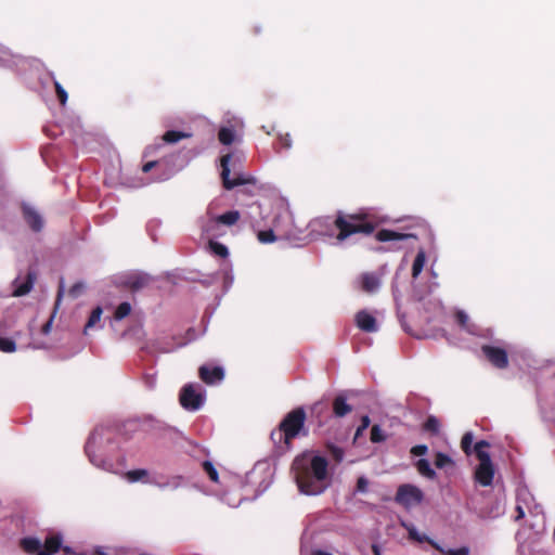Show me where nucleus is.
<instances>
[{
	"mask_svg": "<svg viewBox=\"0 0 555 555\" xmlns=\"http://www.w3.org/2000/svg\"><path fill=\"white\" fill-rule=\"evenodd\" d=\"M380 222V219L366 208H360L352 212L337 210L333 216L315 220L320 233L337 243H344L353 235L370 236Z\"/></svg>",
	"mask_w": 555,
	"mask_h": 555,
	"instance_id": "nucleus-1",
	"label": "nucleus"
},
{
	"mask_svg": "<svg viewBox=\"0 0 555 555\" xmlns=\"http://www.w3.org/2000/svg\"><path fill=\"white\" fill-rule=\"evenodd\" d=\"M328 463L325 457L315 455L296 456L292 464V473L301 493L313 495L324 490L322 482L327 476Z\"/></svg>",
	"mask_w": 555,
	"mask_h": 555,
	"instance_id": "nucleus-2",
	"label": "nucleus"
},
{
	"mask_svg": "<svg viewBox=\"0 0 555 555\" xmlns=\"http://www.w3.org/2000/svg\"><path fill=\"white\" fill-rule=\"evenodd\" d=\"M306 411L299 406L288 412L279 427L271 431L270 439L281 451H288L292 448L293 440L300 434L307 435L305 430Z\"/></svg>",
	"mask_w": 555,
	"mask_h": 555,
	"instance_id": "nucleus-3",
	"label": "nucleus"
},
{
	"mask_svg": "<svg viewBox=\"0 0 555 555\" xmlns=\"http://www.w3.org/2000/svg\"><path fill=\"white\" fill-rule=\"evenodd\" d=\"M206 392L199 384H185L179 392V402L186 411H198L205 403Z\"/></svg>",
	"mask_w": 555,
	"mask_h": 555,
	"instance_id": "nucleus-4",
	"label": "nucleus"
},
{
	"mask_svg": "<svg viewBox=\"0 0 555 555\" xmlns=\"http://www.w3.org/2000/svg\"><path fill=\"white\" fill-rule=\"evenodd\" d=\"M232 159L231 154H225L221 157V179L224 189L232 190L235 186L244 184H255L256 179L251 176H245L243 173H235L233 179H230V160Z\"/></svg>",
	"mask_w": 555,
	"mask_h": 555,
	"instance_id": "nucleus-5",
	"label": "nucleus"
},
{
	"mask_svg": "<svg viewBox=\"0 0 555 555\" xmlns=\"http://www.w3.org/2000/svg\"><path fill=\"white\" fill-rule=\"evenodd\" d=\"M423 491L418 487L411 483L400 485L395 495L396 503L402 505L405 508L418 505L423 502Z\"/></svg>",
	"mask_w": 555,
	"mask_h": 555,
	"instance_id": "nucleus-6",
	"label": "nucleus"
},
{
	"mask_svg": "<svg viewBox=\"0 0 555 555\" xmlns=\"http://www.w3.org/2000/svg\"><path fill=\"white\" fill-rule=\"evenodd\" d=\"M475 481L482 487H489L493 482L494 466L492 464L490 454H480L479 464L474 473Z\"/></svg>",
	"mask_w": 555,
	"mask_h": 555,
	"instance_id": "nucleus-7",
	"label": "nucleus"
},
{
	"mask_svg": "<svg viewBox=\"0 0 555 555\" xmlns=\"http://www.w3.org/2000/svg\"><path fill=\"white\" fill-rule=\"evenodd\" d=\"M224 375V370L220 365L203 364L198 367L199 379L208 386L220 384Z\"/></svg>",
	"mask_w": 555,
	"mask_h": 555,
	"instance_id": "nucleus-8",
	"label": "nucleus"
},
{
	"mask_svg": "<svg viewBox=\"0 0 555 555\" xmlns=\"http://www.w3.org/2000/svg\"><path fill=\"white\" fill-rule=\"evenodd\" d=\"M152 278L146 273L133 272L120 278V285L131 292H138L147 287Z\"/></svg>",
	"mask_w": 555,
	"mask_h": 555,
	"instance_id": "nucleus-9",
	"label": "nucleus"
},
{
	"mask_svg": "<svg viewBox=\"0 0 555 555\" xmlns=\"http://www.w3.org/2000/svg\"><path fill=\"white\" fill-rule=\"evenodd\" d=\"M481 351L494 367L503 370L508 366V356L503 348L483 345Z\"/></svg>",
	"mask_w": 555,
	"mask_h": 555,
	"instance_id": "nucleus-10",
	"label": "nucleus"
},
{
	"mask_svg": "<svg viewBox=\"0 0 555 555\" xmlns=\"http://www.w3.org/2000/svg\"><path fill=\"white\" fill-rule=\"evenodd\" d=\"M21 210L24 221L34 232H40L43 229L44 220L37 209L29 204L23 203Z\"/></svg>",
	"mask_w": 555,
	"mask_h": 555,
	"instance_id": "nucleus-11",
	"label": "nucleus"
},
{
	"mask_svg": "<svg viewBox=\"0 0 555 555\" xmlns=\"http://www.w3.org/2000/svg\"><path fill=\"white\" fill-rule=\"evenodd\" d=\"M357 326L365 333H375L378 330L376 319L366 310H360L354 318Z\"/></svg>",
	"mask_w": 555,
	"mask_h": 555,
	"instance_id": "nucleus-12",
	"label": "nucleus"
},
{
	"mask_svg": "<svg viewBox=\"0 0 555 555\" xmlns=\"http://www.w3.org/2000/svg\"><path fill=\"white\" fill-rule=\"evenodd\" d=\"M240 212L237 210H230L222 215L212 218L207 224L203 225V231L209 232L214 224L221 223L228 227L234 225L240 220Z\"/></svg>",
	"mask_w": 555,
	"mask_h": 555,
	"instance_id": "nucleus-13",
	"label": "nucleus"
},
{
	"mask_svg": "<svg viewBox=\"0 0 555 555\" xmlns=\"http://www.w3.org/2000/svg\"><path fill=\"white\" fill-rule=\"evenodd\" d=\"M360 288L364 293H375L380 286V278L374 272H364L359 278Z\"/></svg>",
	"mask_w": 555,
	"mask_h": 555,
	"instance_id": "nucleus-14",
	"label": "nucleus"
},
{
	"mask_svg": "<svg viewBox=\"0 0 555 555\" xmlns=\"http://www.w3.org/2000/svg\"><path fill=\"white\" fill-rule=\"evenodd\" d=\"M375 238L378 242H391L404 241L408 238H416V235L412 233H402L389 229H382L375 234Z\"/></svg>",
	"mask_w": 555,
	"mask_h": 555,
	"instance_id": "nucleus-15",
	"label": "nucleus"
},
{
	"mask_svg": "<svg viewBox=\"0 0 555 555\" xmlns=\"http://www.w3.org/2000/svg\"><path fill=\"white\" fill-rule=\"evenodd\" d=\"M63 543V538L60 533L50 534L46 538L43 550L39 553V555H54L56 554L61 548Z\"/></svg>",
	"mask_w": 555,
	"mask_h": 555,
	"instance_id": "nucleus-16",
	"label": "nucleus"
},
{
	"mask_svg": "<svg viewBox=\"0 0 555 555\" xmlns=\"http://www.w3.org/2000/svg\"><path fill=\"white\" fill-rule=\"evenodd\" d=\"M352 411V406L347 403V397L344 393L337 395L333 400V413L336 417H344Z\"/></svg>",
	"mask_w": 555,
	"mask_h": 555,
	"instance_id": "nucleus-17",
	"label": "nucleus"
},
{
	"mask_svg": "<svg viewBox=\"0 0 555 555\" xmlns=\"http://www.w3.org/2000/svg\"><path fill=\"white\" fill-rule=\"evenodd\" d=\"M20 546L25 553L31 555H39V553L42 552L40 540L33 537L21 539Z\"/></svg>",
	"mask_w": 555,
	"mask_h": 555,
	"instance_id": "nucleus-18",
	"label": "nucleus"
},
{
	"mask_svg": "<svg viewBox=\"0 0 555 555\" xmlns=\"http://www.w3.org/2000/svg\"><path fill=\"white\" fill-rule=\"evenodd\" d=\"M456 323L469 334L476 333V326L469 321L468 315L463 310H457L454 314Z\"/></svg>",
	"mask_w": 555,
	"mask_h": 555,
	"instance_id": "nucleus-19",
	"label": "nucleus"
},
{
	"mask_svg": "<svg viewBox=\"0 0 555 555\" xmlns=\"http://www.w3.org/2000/svg\"><path fill=\"white\" fill-rule=\"evenodd\" d=\"M35 279V273L28 272L26 281L22 282L20 285H16L13 295L20 297L28 294L33 288Z\"/></svg>",
	"mask_w": 555,
	"mask_h": 555,
	"instance_id": "nucleus-20",
	"label": "nucleus"
},
{
	"mask_svg": "<svg viewBox=\"0 0 555 555\" xmlns=\"http://www.w3.org/2000/svg\"><path fill=\"white\" fill-rule=\"evenodd\" d=\"M529 499L532 500L530 493H528L527 491H521L517 494V505H516L517 516L515 518L516 520H519L525 517L526 503Z\"/></svg>",
	"mask_w": 555,
	"mask_h": 555,
	"instance_id": "nucleus-21",
	"label": "nucleus"
},
{
	"mask_svg": "<svg viewBox=\"0 0 555 555\" xmlns=\"http://www.w3.org/2000/svg\"><path fill=\"white\" fill-rule=\"evenodd\" d=\"M426 262V254L423 249H420L415 256V259L413 261L412 266V278L416 279L421 272L423 271V268Z\"/></svg>",
	"mask_w": 555,
	"mask_h": 555,
	"instance_id": "nucleus-22",
	"label": "nucleus"
},
{
	"mask_svg": "<svg viewBox=\"0 0 555 555\" xmlns=\"http://www.w3.org/2000/svg\"><path fill=\"white\" fill-rule=\"evenodd\" d=\"M415 466L422 476L431 480L436 478V472L431 468L430 463L426 459L418 460Z\"/></svg>",
	"mask_w": 555,
	"mask_h": 555,
	"instance_id": "nucleus-23",
	"label": "nucleus"
},
{
	"mask_svg": "<svg viewBox=\"0 0 555 555\" xmlns=\"http://www.w3.org/2000/svg\"><path fill=\"white\" fill-rule=\"evenodd\" d=\"M190 137H191V134L188 132L169 130L164 133L163 141L171 144V143H176L182 139L190 138Z\"/></svg>",
	"mask_w": 555,
	"mask_h": 555,
	"instance_id": "nucleus-24",
	"label": "nucleus"
},
{
	"mask_svg": "<svg viewBox=\"0 0 555 555\" xmlns=\"http://www.w3.org/2000/svg\"><path fill=\"white\" fill-rule=\"evenodd\" d=\"M234 138H235V133L232 128L222 127L218 132V139L224 145L232 144L234 141Z\"/></svg>",
	"mask_w": 555,
	"mask_h": 555,
	"instance_id": "nucleus-25",
	"label": "nucleus"
},
{
	"mask_svg": "<svg viewBox=\"0 0 555 555\" xmlns=\"http://www.w3.org/2000/svg\"><path fill=\"white\" fill-rule=\"evenodd\" d=\"M423 429L431 435H437L440 429V423L436 416H428L425 423L423 424Z\"/></svg>",
	"mask_w": 555,
	"mask_h": 555,
	"instance_id": "nucleus-26",
	"label": "nucleus"
},
{
	"mask_svg": "<svg viewBox=\"0 0 555 555\" xmlns=\"http://www.w3.org/2000/svg\"><path fill=\"white\" fill-rule=\"evenodd\" d=\"M102 308L101 307H96L92 310L89 319H88V322L87 324L85 325V328H83V333L87 334L88 333V330L93 327L96 323L100 322L101 320V315H102Z\"/></svg>",
	"mask_w": 555,
	"mask_h": 555,
	"instance_id": "nucleus-27",
	"label": "nucleus"
},
{
	"mask_svg": "<svg viewBox=\"0 0 555 555\" xmlns=\"http://www.w3.org/2000/svg\"><path fill=\"white\" fill-rule=\"evenodd\" d=\"M433 546L440 552L442 555H469V548L467 546H462L456 550H444L439 544L433 543Z\"/></svg>",
	"mask_w": 555,
	"mask_h": 555,
	"instance_id": "nucleus-28",
	"label": "nucleus"
},
{
	"mask_svg": "<svg viewBox=\"0 0 555 555\" xmlns=\"http://www.w3.org/2000/svg\"><path fill=\"white\" fill-rule=\"evenodd\" d=\"M370 439L373 443H379L386 441L387 436L380 426L375 424L371 428Z\"/></svg>",
	"mask_w": 555,
	"mask_h": 555,
	"instance_id": "nucleus-29",
	"label": "nucleus"
},
{
	"mask_svg": "<svg viewBox=\"0 0 555 555\" xmlns=\"http://www.w3.org/2000/svg\"><path fill=\"white\" fill-rule=\"evenodd\" d=\"M203 470L208 475L212 482H219V475L215 465L210 461H204L202 463Z\"/></svg>",
	"mask_w": 555,
	"mask_h": 555,
	"instance_id": "nucleus-30",
	"label": "nucleus"
},
{
	"mask_svg": "<svg viewBox=\"0 0 555 555\" xmlns=\"http://www.w3.org/2000/svg\"><path fill=\"white\" fill-rule=\"evenodd\" d=\"M131 312V306L129 302L125 301L118 305V307L115 310L114 318L117 321L122 320L124 318L128 317Z\"/></svg>",
	"mask_w": 555,
	"mask_h": 555,
	"instance_id": "nucleus-31",
	"label": "nucleus"
},
{
	"mask_svg": "<svg viewBox=\"0 0 555 555\" xmlns=\"http://www.w3.org/2000/svg\"><path fill=\"white\" fill-rule=\"evenodd\" d=\"M209 247L215 255L221 258H227L229 256L228 247L219 242L210 241Z\"/></svg>",
	"mask_w": 555,
	"mask_h": 555,
	"instance_id": "nucleus-32",
	"label": "nucleus"
},
{
	"mask_svg": "<svg viewBox=\"0 0 555 555\" xmlns=\"http://www.w3.org/2000/svg\"><path fill=\"white\" fill-rule=\"evenodd\" d=\"M473 434L472 433H465L464 436L462 437V440H461V448L463 450V452L466 454V455H470L472 452L474 451L472 449V443H473Z\"/></svg>",
	"mask_w": 555,
	"mask_h": 555,
	"instance_id": "nucleus-33",
	"label": "nucleus"
},
{
	"mask_svg": "<svg viewBox=\"0 0 555 555\" xmlns=\"http://www.w3.org/2000/svg\"><path fill=\"white\" fill-rule=\"evenodd\" d=\"M149 473L146 469H133L126 473V478L130 482H137L147 477Z\"/></svg>",
	"mask_w": 555,
	"mask_h": 555,
	"instance_id": "nucleus-34",
	"label": "nucleus"
},
{
	"mask_svg": "<svg viewBox=\"0 0 555 555\" xmlns=\"http://www.w3.org/2000/svg\"><path fill=\"white\" fill-rule=\"evenodd\" d=\"M434 463L437 468H443L447 465L452 464V460L448 454L442 453V452H437L435 455Z\"/></svg>",
	"mask_w": 555,
	"mask_h": 555,
	"instance_id": "nucleus-35",
	"label": "nucleus"
},
{
	"mask_svg": "<svg viewBox=\"0 0 555 555\" xmlns=\"http://www.w3.org/2000/svg\"><path fill=\"white\" fill-rule=\"evenodd\" d=\"M0 350L7 353L14 352L16 350V344L10 338L0 337Z\"/></svg>",
	"mask_w": 555,
	"mask_h": 555,
	"instance_id": "nucleus-36",
	"label": "nucleus"
},
{
	"mask_svg": "<svg viewBox=\"0 0 555 555\" xmlns=\"http://www.w3.org/2000/svg\"><path fill=\"white\" fill-rule=\"evenodd\" d=\"M53 85H54L56 96H57L61 105H65L67 102V98H68L67 92L65 91V89L61 86V83L57 80H54Z\"/></svg>",
	"mask_w": 555,
	"mask_h": 555,
	"instance_id": "nucleus-37",
	"label": "nucleus"
},
{
	"mask_svg": "<svg viewBox=\"0 0 555 555\" xmlns=\"http://www.w3.org/2000/svg\"><path fill=\"white\" fill-rule=\"evenodd\" d=\"M257 237L261 243H273L276 238L272 230L259 231Z\"/></svg>",
	"mask_w": 555,
	"mask_h": 555,
	"instance_id": "nucleus-38",
	"label": "nucleus"
},
{
	"mask_svg": "<svg viewBox=\"0 0 555 555\" xmlns=\"http://www.w3.org/2000/svg\"><path fill=\"white\" fill-rule=\"evenodd\" d=\"M371 420L367 415L361 417V425L357 428L354 434V441L363 435V431L370 426Z\"/></svg>",
	"mask_w": 555,
	"mask_h": 555,
	"instance_id": "nucleus-39",
	"label": "nucleus"
},
{
	"mask_svg": "<svg viewBox=\"0 0 555 555\" xmlns=\"http://www.w3.org/2000/svg\"><path fill=\"white\" fill-rule=\"evenodd\" d=\"M485 448H490V443L486 440H480L478 442L475 443L474 446V452L477 456V459L479 460V455L482 453V454H489L487 451H485L483 449Z\"/></svg>",
	"mask_w": 555,
	"mask_h": 555,
	"instance_id": "nucleus-40",
	"label": "nucleus"
},
{
	"mask_svg": "<svg viewBox=\"0 0 555 555\" xmlns=\"http://www.w3.org/2000/svg\"><path fill=\"white\" fill-rule=\"evenodd\" d=\"M428 447L426 444H417L411 448L410 452L414 456H423L427 453Z\"/></svg>",
	"mask_w": 555,
	"mask_h": 555,
	"instance_id": "nucleus-41",
	"label": "nucleus"
},
{
	"mask_svg": "<svg viewBox=\"0 0 555 555\" xmlns=\"http://www.w3.org/2000/svg\"><path fill=\"white\" fill-rule=\"evenodd\" d=\"M330 452L336 462H340L344 457L343 449H340L336 446H330Z\"/></svg>",
	"mask_w": 555,
	"mask_h": 555,
	"instance_id": "nucleus-42",
	"label": "nucleus"
},
{
	"mask_svg": "<svg viewBox=\"0 0 555 555\" xmlns=\"http://www.w3.org/2000/svg\"><path fill=\"white\" fill-rule=\"evenodd\" d=\"M369 481L365 477H359L357 480L356 490L358 492L364 493L367 490Z\"/></svg>",
	"mask_w": 555,
	"mask_h": 555,
	"instance_id": "nucleus-43",
	"label": "nucleus"
},
{
	"mask_svg": "<svg viewBox=\"0 0 555 555\" xmlns=\"http://www.w3.org/2000/svg\"><path fill=\"white\" fill-rule=\"evenodd\" d=\"M165 163V159L162 160H152L147 162L143 165L142 171L143 172H150L154 167L159 166Z\"/></svg>",
	"mask_w": 555,
	"mask_h": 555,
	"instance_id": "nucleus-44",
	"label": "nucleus"
},
{
	"mask_svg": "<svg viewBox=\"0 0 555 555\" xmlns=\"http://www.w3.org/2000/svg\"><path fill=\"white\" fill-rule=\"evenodd\" d=\"M279 140H280L281 145L284 149H289L292 146V139L288 133H286L284 135H280Z\"/></svg>",
	"mask_w": 555,
	"mask_h": 555,
	"instance_id": "nucleus-45",
	"label": "nucleus"
},
{
	"mask_svg": "<svg viewBox=\"0 0 555 555\" xmlns=\"http://www.w3.org/2000/svg\"><path fill=\"white\" fill-rule=\"evenodd\" d=\"M83 285L81 283H76L69 288V295L72 297H77L82 291Z\"/></svg>",
	"mask_w": 555,
	"mask_h": 555,
	"instance_id": "nucleus-46",
	"label": "nucleus"
},
{
	"mask_svg": "<svg viewBox=\"0 0 555 555\" xmlns=\"http://www.w3.org/2000/svg\"><path fill=\"white\" fill-rule=\"evenodd\" d=\"M52 322H53V318H51L49 321H47L42 327H41V332L42 334L47 335L50 333L51 331V326H52Z\"/></svg>",
	"mask_w": 555,
	"mask_h": 555,
	"instance_id": "nucleus-47",
	"label": "nucleus"
},
{
	"mask_svg": "<svg viewBox=\"0 0 555 555\" xmlns=\"http://www.w3.org/2000/svg\"><path fill=\"white\" fill-rule=\"evenodd\" d=\"M526 508L529 511V513H531L533 515H538L541 513V507L538 504H534V506L531 508L527 502Z\"/></svg>",
	"mask_w": 555,
	"mask_h": 555,
	"instance_id": "nucleus-48",
	"label": "nucleus"
},
{
	"mask_svg": "<svg viewBox=\"0 0 555 555\" xmlns=\"http://www.w3.org/2000/svg\"><path fill=\"white\" fill-rule=\"evenodd\" d=\"M325 408V404H323L322 402H317L313 406H312V411H319L321 412V410Z\"/></svg>",
	"mask_w": 555,
	"mask_h": 555,
	"instance_id": "nucleus-49",
	"label": "nucleus"
},
{
	"mask_svg": "<svg viewBox=\"0 0 555 555\" xmlns=\"http://www.w3.org/2000/svg\"><path fill=\"white\" fill-rule=\"evenodd\" d=\"M409 534H410V537H411L412 539L417 540V541H422V539L417 535V533H416L415 529H411V530H409Z\"/></svg>",
	"mask_w": 555,
	"mask_h": 555,
	"instance_id": "nucleus-50",
	"label": "nucleus"
},
{
	"mask_svg": "<svg viewBox=\"0 0 555 555\" xmlns=\"http://www.w3.org/2000/svg\"><path fill=\"white\" fill-rule=\"evenodd\" d=\"M62 550L64 551V555H74V552L68 546H64Z\"/></svg>",
	"mask_w": 555,
	"mask_h": 555,
	"instance_id": "nucleus-51",
	"label": "nucleus"
},
{
	"mask_svg": "<svg viewBox=\"0 0 555 555\" xmlns=\"http://www.w3.org/2000/svg\"><path fill=\"white\" fill-rule=\"evenodd\" d=\"M312 555H332L331 553L324 552V551H314Z\"/></svg>",
	"mask_w": 555,
	"mask_h": 555,
	"instance_id": "nucleus-52",
	"label": "nucleus"
},
{
	"mask_svg": "<svg viewBox=\"0 0 555 555\" xmlns=\"http://www.w3.org/2000/svg\"><path fill=\"white\" fill-rule=\"evenodd\" d=\"M62 294H63V289L60 288L57 292L56 306L59 305V301L61 300Z\"/></svg>",
	"mask_w": 555,
	"mask_h": 555,
	"instance_id": "nucleus-53",
	"label": "nucleus"
},
{
	"mask_svg": "<svg viewBox=\"0 0 555 555\" xmlns=\"http://www.w3.org/2000/svg\"><path fill=\"white\" fill-rule=\"evenodd\" d=\"M373 552L375 555H380L379 550L376 545H373Z\"/></svg>",
	"mask_w": 555,
	"mask_h": 555,
	"instance_id": "nucleus-54",
	"label": "nucleus"
},
{
	"mask_svg": "<svg viewBox=\"0 0 555 555\" xmlns=\"http://www.w3.org/2000/svg\"><path fill=\"white\" fill-rule=\"evenodd\" d=\"M95 554L96 555H107L105 552L101 551V550H96L95 551Z\"/></svg>",
	"mask_w": 555,
	"mask_h": 555,
	"instance_id": "nucleus-55",
	"label": "nucleus"
},
{
	"mask_svg": "<svg viewBox=\"0 0 555 555\" xmlns=\"http://www.w3.org/2000/svg\"><path fill=\"white\" fill-rule=\"evenodd\" d=\"M554 535H555V528H554Z\"/></svg>",
	"mask_w": 555,
	"mask_h": 555,
	"instance_id": "nucleus-56",
	"label": "nucleus"
}]
</instances>
